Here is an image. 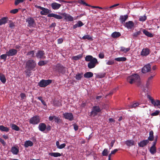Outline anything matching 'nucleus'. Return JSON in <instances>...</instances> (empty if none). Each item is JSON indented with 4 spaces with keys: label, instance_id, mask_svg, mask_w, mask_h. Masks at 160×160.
Wrapping results in <instances>:
<instances>
[{
    "label": "nucleus",
    "instance_id": "nucleus-1",
    "mask_svg": "<svg viewBox=\"0 0 160 160\" xmlns=\"http://www.w3.org/2000/svg\"><path fill=\"white\" fill-rule=\"evenodd\" d=\"M141 95L142 97H146L150 100V77L148 78L146 86L143 90L141 92Z\"/></svg>",
    "mask_w": 160,
    "mask_h": 160
},
{
    "label": "nucleus",
    "instance_id": "nucleus-2",
    "mask_svg": "<svg viewBox=\"0 0 160 160\" xmlns=\"http://www.w3.org/2000/svg\"><path fill=\"white\" fill-rule=\"evenodd\" d=\"M158 138V135H156L154 139L153 132L152 130L151 131V141L154 140L152 145L151 147V153L154 154L157 152V148L156 145L157 143Z\"/></svg>",
    "mask_w": 160,
    "mask_h": 160
},
{
    "label": "nucleus",
    "instance_id": "nucleus-3",
    "mask_svg": "<svg viewBox=\"0 0 160 160\" xmlns=\"http://www.w3.org/2000/svg\"><path fill=\"white\" fill-rule=\"evenodd\" d=\"M140 80V77L137 74L129 76L127 78V81L131 84L134 82H138Z\"/></svg>",
    "mask_w": 160,
    "mask_h": 160
},
{
    "label": "nucleus",
    "instance_id": "nucleus-4",
    "mask_svg": "<svg viewBox=\"0 0 160 160\" xmlns=\"http://www.w3.org/2000/svg\"><path fill=\"white\" fill-rule=\"evenodd\" d=\"M36 64L35 61L32 59L28 60L26 63L25 68L28 70H32L36 67Z\"/></svg>",
    "mask_w": 160,
    "mask_h": 160
},
{
    "label": "nucleus",
    "instance_id": "nucleus-5",
    "mask_svg": "<svg viewBox=\"0 0 160 160\" xmlns=\"http://www.w3.org/2000/svg\"><path fill=\"white\" fill-rule=\"evenodd\" d=\"M101 110L98 106H94L92 108L90 116L94 117L98 115V113L100 112Z\"/></svg>",
    "mask_w": 160,
    "mask_h": 160
},
{
    "label": "nucleus",
    "instance_id": "nucleus-6",
    "mask_svg": "<svg viewBox=\"0 0 160 160\" xmlns=\"http://www.w3.org/2000/svg\"><path fill=\"white\" fill-rule=\"evenodd\" d=\"M54 69L56 71L62 74H64L66 72V68L59 63L55 66Z\"/></svg>",
    "mask_w": 160,
    "mask_h": 160
},
{
    "label": "nucleus",
    "instance_id": "nucleus-7",
    "mask_svg": "<svg viewBox=\"0 0 160 160\" xmlns=\"http://www.w3.org/2000/svg\"><path fill=\"white\" fill-rule=\"evenodd\" d=\"M35 7L42 10V11H40V14L42 15H48V14H49L52 12L51 10L47 8L42 7L37 5H35Z\"/></svg>",
    "mask_w": 160,
    "mask_h": 160
},
{
    "label": "nucleus",
    "instance_id": "nucleus-8",
    "mask_svg": "<svg viewBox=\"0 0 160 160\" xmlns=\"http://www.w3.org/2000/svg\"><path fill=\"white\" fill-rule=\"evenodd\" d=\"M26 22L28 23L27 26L30 28H35L36 26V22L32 17H29L26 20Z\"/></svg>",
    "mask_w": 160,
    "mask_h": 160
},
{
    "label": "nucleus",
    "instance_id": "nucleus-9",
    "mask_svg": "<svg viewBox=\"0 0 160 160\" xmlns=\"http://www.w3.org/2000/svg\"><path fill=\"white\" fill-rule=\"evenodd\" d=\"M35 57L38 59H44L46 58L44 51L42 50H38L35 53Z\"/></svg>",
    "mask_w": 160,
    "mask_h": 160
},
{
    "label": "nucleus",
    "instance_id": "nucleus-10",
    "mask_svg": "<svg viewBox=\"0 0 160 160\" xmlns=\"http://www.w3.org/2000/svg\"><path fill=\"white\" fill-rule=\"evenodd\" d=\"M52 80L50 79H42L38 83V85L40 87L44 88L51 83Z\"/></svg>",
    "mask_w": 160,
    "mask_h": 160
},
{
    "label": "nucleus",
    "instance_id": "nucleus-11",
    "mask_svg": "<svg viewBox=\"0 0 160 160\" xmlns=\"http://www.w3.org/2000/svg\"><path fill=\"white\" fill-rule=\"evenodd\" d=\"M40 122V117L37 115H36L32 117L30 119L29 121L30 123L34 125L37 124Z\"/></svg>",
    "mask_w": 160,
    "mask_h": 160
},
{
    "label": "nucleus",
    "instance_id": "nucleus-12",
    "mask_svg": "<svg viewBox=\"0 0 160 160\" xmlns=\"http://www.w3.org/2000/svg\"><path fill=\"white\" fill-rule=\"evenodd\" d=\"M99 62L97 58H93L92 61L90 62L88 64V66L89 69L94 68L97 64H98Z\"/></svg>",
    "mask_w": 160,
    "mask_h": 160
},
{
    "label": "nucleus",
    "instance_id": "nucleus-13",
    "mask_svg": "<svg viewBox=\"0 0 160 160\" xmlns=\"http://www.w3.org/2000/svg\"><path fill=\"white\" fill-rule=\"evenodd\" d=\"M49 120L50 121H52L53 119H54V122L57 123L59 124L62 122V119H61L58 117L55 116H50L48 118Z\"/></svg>",
    "mask_w": 160,
    "mask_h": 160
},
{
    "label": "nucleus",
    "instance_id": "nucleus-14",
    "mask_svg": "<svg viewBox=\"0 0 160 160\" xmlns=\"http://www.w3.org/2000/svg\"><path fill=\"white\" fill-rule=\"evenodd\" d=\"M61 15L64 17V19L66 21L72 22L73 21V17L70 14L64 12L62 13Z\"/></svg>",
    "mask_w": 160,
    "mask_h": 160
},
{
    "label": "nucleus",
    "instance_id": "nucleus-15",
    "mask_svg": "<svg viewBox=\"0 0 160 160\" xmlns=\"http://www.w3.org/2000/svg\"><path fill=\"white\" fill-rule=\"evenodd\" d=\"M63 117L66 119L72 121L74 119L73 114L72 113L66 112L63 114Z\"/></svg>",
    "mask_w": 160,
    "mask_h": 160
},
{
    "label": "nucleus",
    "instance_id": "nucleus-16",
    "mask_svg": "<svg viewBox=\"0 0 160 160\" xmlns=\"http://www.w3.org/2000/svg\"><path fill=\"white\" fill-rule=\"evenodd\" d=\"M149 136L148 138V139L143 140L138 143V146L141 147H143L146 146L150 141V132H149Z\"/></svg>",
    "mask_w": 160,
    "mask_h": 160
},
{
    "label": "nucleus",
    "instance_id": "nucleus-17",
    "mask_svg": "<svg viewBox=\"0 0 160 160\" xmlns=\"http://www.w3.org/2000/svg\"><path fill=\"white\" fill-rule=\"evenodd\" d=\"M18 51L17 50L14 49H11L7 51V55L8 56H12L15 55L17 53Z\"/></svg>",
    "mask_w": 160,
    "mask_h": 160
},
{
    "label": "nucleus",
    "instance_id": "nucleus-18",
    "mask_svg": "<svg viewBox=\"0 0 160 160\" xmlns=\"http://www.w3.org/2000/svg\"><path fill=\"white\" fill-rule=\"evenodd\" d=\"M134 23L132 21H129L126 22L124 26L128 29H131L134 26Z\"/></svg>",
    "mask_w": 160,
    "mask_h": 160
},
{
    "label": "nucleus",
    "instance_id": "nucleus-19",
    "mask_svg": "<svg viewBox=\"0 0 160 160\" xmlns=\"http://www.w3.org/2000/svg\"><path fill=\"white\" fill-rule=\"evenodd\" d=\"M150 70V64L148 63L145 65L142 69V72L143 73L149 72Z\"/></svg>",
    "mask_w": 160,
    "mask_h": 160
},
{
    "label": "nucleus",
    "instance_id": "nucleus-20",
    "mask_svg": "<svg viewBox=\"0 0 160 160\" xmlns=\"http://www.w3.org/2000/svg\"><path fill=\"white\" fill-rule=\"evenodd\" d=\"M128 18V16L127 15H121L120 16L119 20L122 24H124L125 21Z\"/></svg>",
    "mask_w": 160,
    "mask_h": 160
},
{
    "label": "nucleus",
    "instance_id": "nucleus-21",
    "mask_svg": "<svg viewBox=\"0 0 160 160\" xmlns=\"http://www.w3.org/2000/svg\"><path fill=\"white\" fill-rule=\"evenodd\" d=\"M51 6L53 9L58 10L61 7V5L57 2H54L51 3Z\"/></svg>",
    "mask_w": 160,
    "mask_h": 160
},
{
    "label": "nucleus",
    "instance_id": "nucleus-22",
    "mask_svg": "<svg viewBox=\"0 0 160 160\" xmlns=\"http://www.w3.org/2000/svg\"><path fill=\"white\" fill-rule=\"evenodd\" d=\"M48 17L50 18L53 17L58 19H61L62 18L61 16L53 13H50L48 14Z\"/></svg>",
    "mask_w": 160,
    "mask_h": 160
},
{
    "label": "nucleus",
    "instance_id": "nucleus-23",
    "mask_svg": "<svg viewBox=\"0 0 160 160\" xmlns=\"http://www.w3.org/2000/svg\"><path fill=\"white\" fill-rule=\"evenodd\" d=\"M46 125L43 123H40L38 125V129L41 132H44L46 129Z\"/></svg>",
    "mask_w": 160,
    "mask_h": 160
},
{
    "label": "nucleus",
    "instance_id": "nucleus-24",
    "mask_svg": "<svg viewBox=\"0 0 160 160\" xmlns=\"http://www.w3.org/2000/svg\"><path fill=\"white\" fill-rule=\"evenodd\" d=\"M149 53V49L145 48L143 49L141 52V55L142 56H146Z\"/></svg>",
    "mask_w": 160,
    "mask_h": 160
},
{
    "label": "nucleus",
    "instance_id": "nucleus-25",
    "mask_svg": "<svg viewBox=\"0 0 160 160\" xmlns=\"http://www.w3.org/2000/svg\"><path fill=\"white\" fill-rule=\"evenodd\" d=\"M11 151L13 154L17 155L19 152V150L18 148L13 146L12 147Z\"/></svg>",
    "mask_w": 160,
    "mask_h": 160
},
{
    "label": "nucleus",
    "instance_id": "nucleus-26",
    "mask_svg": "<svg viewBox=\"0 0 160 160\" xmlns=\"http://www.w3.org/2000/svg\"><path fill=\"white\" fill-rule=\"evenodd\" d=\"M33 145V143L30 140H27L25 142L24 146L25 148H27L29 146H32Z\"/></svg>",
    "mask_w": 160,
    "mask_h": 160
},
{
    "label": "nucleus",
    "instance_id": "nucleus-27",
    "mask_svg": "<svg viewBox=\"0 0 160 160\" xmlns=\"http://www.w3.org/2000/svg\"><path fill=\"white\" fill-rule=\"evenodd\" d=\"M92 8H99L100 9H103L104 10H105L106 11H111L112 10V9H111V8H110V7H104L103 8H102L101 7H100L98 6H92Z\"/></svg>",
    "mask_w": 160,
    "mask_h": 160
},
{
    "label": "nucleus",
    "instance_id": "nucleus-28",
    "mask_svg": "<svg viewBox=\"0 0 160 160\" xmlns=\"http://www.w3.org/2000/svg\"><path fill=\"white\" fill-rule=\"evenodd\" d=\"M84 24L80 21H78L76 24L73 26V28L75 29L78 27H81Z\"/></svg>",
    "mask_w": 160,
    "mask_h": 160
},
{
    "label": "nucleus",
    "instance_id": "nucleus-29",
    "mask_svg": "<svg viewBox=\"0 0 160 160\" xmlns=\"http://www.w3.org/2000/svg\"><path fill=\"white\" fill-rule=\"evenodd\" d=\"M159 100H155L151 96V102L155 107L158 106V102L157 101H159Z\"/></svg>",
    "mask_w": 160,
    "mask_h": 160
},
{
    "label": "nucleus",
    "instance_id": "nucleus-30",
    "mask_svg": "<svg viewBox=\"0 0 160 160\" xmlns=\"http://www.w3.org/2000/svg\"><path fill=\"white\" fill-rule=\"evenodd\" d=\"M121 34L120 32H114L111 34V37L113 38H116L121 36Z\"/></svg>",
    "mask_w": 160,
    "mask_h": 160
},
{
    "label": "nucleus",
    "instance_id": "nucleus-31",
    "mask_svg": "<svg viewBox=\"0 0 160 160\" xmlns=\"http://www.w3.org/2000/svg\"><path fill=\"white\" fill-rule=\"evenodd\" d=\"M155 53L154 56H153V54H152V58L153 59H155L157 60L160 59V53H157L156 51H155L154 52Z\"/></svg>",
    "mask_w": 160,
    "mask_h": 160
},
{
    "label": "nucleus",
    "instance_id": "nucleus-32",
    "mask_svg": "<svg viewBox=\"0 0 160 160\" xmlns=\"http://www.w3.org/2000/svg\"><path fill=\"white\" fill-rule=\"evenodd\" d=\"M134 142L132 140H128L126 141L125 143L128 146H131L134 145Z\"/></svg>",
    "mask_w": 160,
    "mask_h": 160
},
{
    "label": "nucleus",
    "instance_id": "nucleus-33",
    "mask_svg": "<svg viewBox=\"0 0 160 160\" xmlns=\"http://www.w3.org/2000/svg\"><path fill=\"white\" fill-rule=\"evenodd\" d=\"M93 76V73L91 72H87L85 73L84 76L85 78H89L92 77Z\"/></svg>",
    "mask_w": 160,
    "mask_h": 160
},
{
    "label": "nucleus",
    "instance_id": "nucleus-34",
    "mask_svg": "<svg viewBox=\"0 0 160 160\" xmlns=\"http://www.w3.org/2000/svg\"><path fill=\"white\" fill-rule=\"evenodd\" d=\"M8 18L4 17L0 19V26L3 24H4L7 22L8 21Z\"/></svg>",
    "mask_w": 160,
    "mask_h": 160
},
{
    "label": "nucleus",
    "instance_id": "nucleus-35",
    "mask_svg": "<svg viewBox=\"0 0 160 160\" xmlns=\"http://www.w3.org/2000/svg\"><path fill=\"white\" fill-rule=\"evenodd\" d=\"M83 74L82 73H78L76 75L75 77L77 80L79 81L81 80V78L83 77Z\"/></svg>",
    "mask_w": 160,
    "mask_h": 160
},
{
    "label": "nucleus",
    "instance_id": "nucleus-36",
    "mask_svg": "<svg viewBox=\"0 0 160 160\" xmlns=\"http://www.w3.org/2000/svg\"><path fill=\"white\" fill-rule=\"evenodd\" d=\"M12 129L16 131H19L20 130V128L18 126L14 124H12L10 125Z\"/></svg>",
    "mask_w": 160,
    "mask_h": 160
},
{
    "label": "nucleus",
    "instance_id": "nucleus-37",
    "mask_svg": "<svg viewBox=\"0 0 160 160\" xmlns=\"http://www.w3.org/2000/svg\"><path fill=\"white\" fill-rule=\"evenodd\" d=\"M93 58L92 56L90 55H87L85 58V60L86 62H90L92 61L93 58Z\"/></svg>",
    "mask_w": 160,
    "mask_h": 160
},
{
    "label": "nucleus",
    "instance_id": "nucleus-38",
    "mask_svg": "<svg viewBox=\"0 0 160 160\" xmlns=\"http://www.w3.org/2000/svg\"><path fill=\"white\" fill-rule=\"evenodd\" d=\"M83 57V54H80L77 56H73L72 58L73 60L77 61L81 58Z\"/></svg>",
    "mask_w": 160,
    "mask_h": 160
},
{
    "label": "nucleus",
    "instance_id": "nucleus-39",
    "mask_svg": "<svg viewBox=\"0 0 160 160\" xmlns=\"http://www.w3.org/2000/svg\"><path fill=\"white\" fill-rule=\"evenodd\" d=\"M0 130L3 132H8L9 131V128L4 127L3 125H0Z\"/></svg>",
    "mask_w": 160,
    "mask_h": 160
},
{
    "label": "nucleus",
    "instance_id": "nucleus-40",
    "mask_svg": "<svg viewBox=\"0 0 160 160\" xmlns=\"http://www.w3.org/2000/svg\"><path fill=\"white\" fill-rule=\"evenodd\" d=\"M49 155L55 157H60L61 156V154L59 152H51L49 153Z\"/></svg>",
    "mask_w": 160,
    "mask_h": 160
},
{
    "label": "nucleus",
    "instance_id": "nucleus-41",
    "mask_svg": "<svg viewBox=\"0 0 160 160\" xmlns=\"http://www.w3.org/2000/svg\"><path fill=\"white\" fill-rule=\"evenodd\" d=\"M48 63V61L41 60L39 61L38 63V64L39 66H42L45 65Z\"/></svg>",
    "mask_w": 160,
    "mask_h": 160
},
{
    "label": "nucleus",
    "instance_id": "nucleus-42",
    "mask_svg": "<svg viewBox=\"0 0 160 160\" xmlns=\"http://www.w3.org/2000/svg\"><path fill=\"white\" fill-rule=\"evenodd\" d=\"M0 80L3 84H4L6 82V78L4 75L2 74H1V75H0Z\"/></svg>",
    "mask_w": 160,
    "mask_h": 160
},
{
    "label": "nucleus",
    "instance_id": "nucleus-43",
    "mask_svg": "<svg viewBox=\"0 0 160 160\" xmlns=\"http://www.w3.org/2000/svg\"><path fill=\"white\" fill-rule=\"evenodd\" d=\"M130 49L129 48H126L123 47H121L120 48V51L125 53L128 52Z\"/></svg>",
    "mask_w": 160,
    "mask_h": 160
},
{
    "label": "nucleus",
    "instance_id": "nucleus-44",
    "mask_svg": "<svg viewBox=\"0 0 160 160\" xmlns=\"http://www.w3.org/2000/svg\"><path fill=\"white\" fill-rule=\"evenodd\" d=\"M115 60L118 62L125 61L127 60V58L125 57H120L115 58Z\"/></svg>",
    "mask_w": 160,
    "mask_h": 160
},
{
    "label": "nucleus",
    "instance_id": "nucleus-45",
    "mask_svg": "<svg viewBox=\"0 0 160 160\" xmlns=\"http://www.w3.org/2000/svg\"><path fill=\"white\" fill-rule=\"evenodd\" d=\"M78 3H80L82 4L85 5L86 6L90 7H91L92 6L91 5H89V4H88V3H86L84 1H83L82 0H79L78 1Z\"/></svg>",
    "mask_w": 160,
    "mask_h": 160
},
{
    "label": "nucleus",
    "instance_id": "nucleus-46",
    "mask_svg": "<svg viewBox=\"0 0 160 160\" xmlns=\"http://www.w3.org/2000/svg\"><path fill=\"white\" fill-rule=\"evenodd\" d=\"M35 51L34 50H32L28 52L26 55L27 56H31L32 57H35L34 55Z\"/></svg>",
    "mask_w": 160,
    "mask_h": 160
},
{
    "label": "nucleus",
    "instance_id": "nucleus-47",
    "mask_svg": "<svg viewBox=\"0 0 160 160\" xmlns=\"http://www.w3.org/2000/svg\"><path fill=\"white\" fill-rule=\"evenodd\" d=\"M82 39L85 40L86 39H87L88 40H92V39L91 37L89 35H86L82 37Z\"/></svg>",
    "mask_w": 160,
    "mask_h": 160
},
{
    "label": "nucleus",
    "instance_id": "nucleus-48",
    "mask_svg": "<svg viewBox=\"0 0 160 160\" xmlns=\"http://www.w3.org/2000/svg\"><path fill=\"white\" fill-rule=\"evenodd\" d=\"M53 105L56 107H60L62 105V104L59 101H55L53 102Z\"/></svg>",
    "mask_w": 160,
    "mask_h": 160
},
{
    "label": "nucleus",
    "instance_id": "nucleus-49",
    "mask_svg": "<svg viewBox=\"0 0 160 160\" xmlns=\"http://www.w3.org/2000/svg\"><path fill=\"white\" fill-rule=\"evenodd\" d=\"M7 56H8V55H7V52H6V54H2L0 56V59L4 60V61H5L6 60Z\"/></svg>",
    "mask_w": 160,
    "mask_h": 160
},
{
    "label": "nucleus",
    "instance_id": "nucleus-50",
    "mask_svg": "<svg viewBox=\"0 0 160 160\" xmlns=\"http://www.w3.org/2000/svg\"><path fill=\"white\" fill-rule=\"evenodd\" d=\"M108 149L105 148L102 152L103 156H107L108 155Z\"/></svg>",
    "mask_w": 160,
    "mask_h": 160
},
{
    "label": "nucleus",
    "instance_id": "nucleus-51",
    "mask_svg": "<svg viewBox=\"0 0 160 160\" xmlns=\"http://www.w3.org/2000/svg\"><path fill=\"white\" fill-rule=\"evenodd\" d=\"M160 111L159 110H157L155 112L152 113L151 115L152 116H156L158 115L160 113Z\"/></svg>",
    "mask_w": 160,
    "mask_h": 160
},
{
    "label": "nucleus",
    "instance_id": "nucleus-52",
    "mask_svg": "<svg viewBox=\"0 0 160 160\" xmlns=\"http://www.w3.org/2000/svg\"><path fill=\"white\" fill-rule=\"evenodd\" d=\"M32 70H28V69H26V70L25 71V72L26 73V76L28 77H30L31 75V71Z\"/></svg>",
    "mask_w": 160,
    "mask_h": 160
},
{
    "label": "nucleus",
    "instance_id": "nucleus-53",
    "mask_svg": "<svg viewBox=\"0 0 160 160\" xmlns=\"http://www.w3.org/2000/svg\"><path fill=\"white\" fill-rule=\"evenodd\" d=\"M139 103L138 102H136L135 103H134L130 106V107L131 108H135L138 106L139 105Z\"/></svg>",
    "mask_w": 160,
    "mask_h": 160
},
{
    "label": "nucleus",
    "instance_id": "nucleus-54",
    "mask_svg": "<svg viewBox=\"0 0 160 160\" xmlns=\"http://www.w3.org/2000/svg\"><path fill=\"white\" fill-rule=\"evenodd\" d=\"M38 100H40L42 103V104L44 105H46V102H45V101L43 100V99H42V97H38Z\"/></svg>",
    "mask_w": 160,
    "mask_h": 160
},
{
    "label": "nucleus",
    "instance_id": "nucleus-55",
    "mask_svg": "<svg viewBox=\"0 0 160 160\" xmlns=\"http://www.w3.org/2000/svg\"><path fill=\"white\" fill-rule=\"evenodd\" d=\"M25 0H15V5H18L19 3L22 2Z\"/></svg>",
    "mask_w": 160,
    "mask_h": 160
},
{
    "label": "nucleus",
    "instance_id": "nucleus-56",
    "mask_svg": "<svg viewBox=\"0 0 160 160\" xmlns=\"http://www.w3.org/2000/svg\"><path fill=\"white\" fill-rule=\"evenodd\" d=\"M114 63V60H110L106 62V64L108 65H112Z\"/></svg>",
    "mask_w": 160,
    "mask_h": 160
},
{
    "label": "nucleus",
    "instance_id": "nucleus-57",
    "mask_svg": "<svg viewBox=\"0 0 160 160\" xmlns=\"http://www.w3.org/2000/svg\"><path fill=\"white\" fill-rule=\"evenodd\" d=\"M18 11V9H12L10 11V12L12 14H15L17 13Z\"/></svg>",
    "mask_w": 160,
    "mask_h": 160
},
{
    "label": "nucleus",
    "instance_id": "nucleus-58",
    "mask_svg": "<svg viewBox=\"0 0 160 160\" xmlns=\"http://www.w3.org/2000/svg\"><path fill=\"white\" fill-rule=\"evenodd\" d=\"M140 33H141V32L140 31L136 32L133 34V36L134 37H136L138 35H140Z\"/></svg>",
    "mask_w": 160,
    "mask_h": 160
},
{
    "label": "nucleus",
    "instance_id": "nucleus-59",
    "mask_svg": "<svg viewBox=\"0 0 160 160\" xmlns=\"http://www.w3.org/2000/svg\"><path fill=\"white\" fill-rule=\"evenodd\" d=\"M143 33L146 36L148 37H150V33L146 30H143Z\"/></svg>",
    "mask_w": 160,
    "mask_h": 160
},
{
    "label": "nucleus",
    "instance_id": "nucleus-60",
    "mask_svg": "<svg viewBox=\"0 0 160 160\" xmlns=\"http://www.w3.org/2000/svg\"><path fill=\"white\" fill-rule=\"evenodd\" d=\"M146 19V16H142L139 18V20L140 21H144Z\"/></svg>",
    "mask_w": 160,
    "mask_h": 160
},
{
    "label": "nucleus",
    "instance_id": "nucleus-61",
    "mask_svg": "<svg viewBox=\"0 0 160 160\" xmlns=\"http://www.w3.org/2000/svg\"><path fill=\"white\" fill-rule=\"evenodd\" d=\"M106 73H101L98 75V78H104L105 77L106 75Z\"/></svg>",
    "mask_w": 160,
    "mask_h": 160
},
{
    "label": "nucleus",
    "instance_id": "nucleus-62",
    "mask_svg": "<svg viewBox=\"0 0 160 160\" xmlns=\"http://www.w3.org/2000/svg\"><path fill=\"white\" fill-rule=\"evenodd\" d=\"M20 96L22 99H24L26 98L25 94L23 93H22L20 94Z\"/></svg>",
    "mask_w": 160,
    "mask_h": 160
},
{
    "label": "nucleus",
    "instance_id": "nucleus-63",
    "mask_svg": "<svg viewBox=\"0 0 160 160\" xmlns=\"http://www.w3.org/2000/svg\"><path fill=\"white\" fill-rule=\"evenodd\" d=\"M63 39L62 38H60L57 40L58 43L60 44L62 43Z\"/></svg>",
    "mask_w": 160,
    "mask_h": 160
},
{
    "label": "nucleus",
    "instance_id": "nucleus-64",
    "mask_svg": "<svg viewBox=\"0 0 160 160\" xmlns=\"http://www.w3.org/2000/svg\"><path fill=\"white\" fill-rule=\"evenodd\" d=\"M98 56L99 58L102 59L104 58V55L103 53H100L98 55Z\"/></svg>",
    "mask_w": 160,
    "mask_h": 160
}]
</instances>
